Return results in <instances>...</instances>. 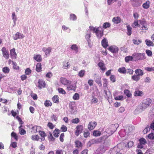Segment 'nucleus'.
Segmentation results:
<instances>
[{"label":"nucleus","instance_id":"33","mask_svg":"<svg viewBox=\"0 0 154 154\" xmlns=\"http://www.w3.org/2000/svg\"><path fill=\"white\" fill-rule=\"evenodd\" d=\"M118 71L122 74H125L126 72V69L125 67L119 68L118 69Z\"/></svg>","mask_w":154,"mask_h":154},{"label":"nucleus","instance_id":"15","mask_svg":"<svg viewBox=\"0 0 154 154\" xmlns=\"http://www.w3.org/2000/svg\"><path fill=\"white\" fill-rule=\"evenodd\" d=\"M32 129V132H33L34 133H36L37 132H39L41 130L42 128L40 126H33Z\"/></svg>","mask_w":154,"mask_h":154},{"label":"nucleus","instance_id":"11","mask_svg":"<svg viewBox=\"0 0 154 154\" xmlns=\"http://www.w3.org/2000/svg\"><path fill=\"white\" fill-rule=\"evenodd\" d=\"M61 83L64 85H67L71 83L70 82L65 78L61 77L60 79Z\"/></svg>","mask_w":154,"mask_h":154},{"label":"nucleus","instance_id":"42","mask_svg":"<svg viewBox=\"0 0 154 154\" xmlns=\"http://www.w3.org/2000/svg\"><path fill=\"white\" fill-rule=\"evenodd\" d=\"M134 59V57L131 56H128L126 57L125 58V60L126 62H128L129 61L132 60Z\"/></svg>","mask_w":154,"mask_h":154},{"label":"nucleus","instance_id":"59","mask_svg":"<svg viewBox=\"0 0 154 154\" xmlns=\"http://www.w3.org/2000/svg\"><path fill=\"white\" fill-rule=\"evenodd\" d=\"M39 137L38 135H32V139L34 140L38 141L39 139Z\"/></svg>","mask_w":154,"mask_h":154},{"label":"nucleus","instance_id":"55","mask_svg":"<svg viewBox=\"0 0 154 154\" xmlns=\"http://www.w3.org/2000/svg\"><path fill=\"white\" fill-rule=\"evenodd\" d=\"M12 19L14 24H15L17 20V17L14 12H13L12 14Z\"/></svg>","mask_w":154,"mask_h":154},{"label":"nucleus","instance_id":"6","mask_svg":"<svg viewBox=\"0 0 154 154\" xmlns=\"http://www.w3.org/2000/svg\"><path fill=\"white\" fill-rule=\"evenodd\" d=\"M76 88V83L73 82L70 85H68L67 87V89L69 91L72 90L75 91Z\"/></svg>","mask_w":154,"mask_h":154},{"label":"nucleus","instance_id":"36","mask_svg":"<svg viewBox=\"0 0 154 154\" xmlns=\"http://www.w3.org/2000/svg\"><path fill=\"white\" fill-rule=\"evenodd\" d=\"M145 42L146 45L148 46H154V44L152 42L149 40L148 39H146Z\"/></svg>","mask_w":154,"mask_h":154},{"label":"nucleus","instance_id":"26","mask_svg":"<svg viewBox=\"0 0 154 154\" xmlns=\"http://www.w3.org/2000/svg\"><path fill=\"white\" fill-rule=\"evenodd\" d=\"M143 94V92L139 90H136L134 92V96L135 97L142 96Z\"/></svg>","mask_w":154,"mask_h":154},{"label":"nucleus","instance_id":"46","mask_svg":"<svg viewBox=\"0 0 154 154\" xmlns=\"http://www.w3.org/2000/svg\"><path fill=\"white\" fill-rule=\"evenodd\" d=\"M134 145V143L132 141H130L128 142L127 145V146H125V147L126 148H130L132 147Z\"/></svg>","mask_w":154,"mask_h":154},{"label":"nucleus","instance_id":"32","mask_svg":"<svg viewBox=\"0 0 154 154\" xmlns=\"http://www.w3.org/2000/svg\"><path fill=\"white\" fill-rule=\"evenodd\" d=\"M62 29L64 31L68 33L71 31V29L69 27L66 26L65 25L62 26Z\"/></svg>","mask_w":154,"mask_h":154},{"label":"nucleus","instance_id":"23","mask_svg":"<svg viewBox=\"0 0 154 154\" xmlns=\"http://www.w3.org/2000/svg\"><path fill=\"white\" fill-rule=\"evenodd\" d=\"M134 127L133 126H129L126 128V129L124 131L125 132L126 134L127 133V134L129 132H131L134 129Z\"/></svg>","mask_w":154,"mask_h":154},{"label":"nucleus","instance_id":"49","mask_svg":"<svg viewBox=\"0 0 154 154\" xmlns=\"http://www.w3.org/2000/svg\"><path fill=\"white\" fill-rule=\"evenodd\" d=\"M138 22L142 26H145L147 25L146 21L144 19L139 20Z\"/></svg>","mask_w":154,"mask_h":154},{"label":"nucleus","instance_id":"41","mask_svg":"<svg viewBox=\"0 0 154 154\" xmlns=\"http://www.w3.org/2000/svg\"><path fill=\"white\" fill-rule=\"evenodd\" d=\"M124 94L128 97H130L132 95V94L127 89L125 90Z\"/></svg>","mask_w":154,"mask_h":154},{"label":"nucleus","instance_id":"25","mask_svg":"<svg viewBox=\"0 0 154 154\" xmlns=\"http://www.w3.org/2000/svg\"><path fill=\"white\" fill-rule=\"evenodd\" d=\"M95 82L97 83L99 86H101L102 84L101 83V80L100 77V76H96L95 78Z\"/></svg>","mask_w":154,"mask_h":154},{"label":"nucleus","instance_id":"38","mask_svg":"<svg viewBox=\"0 0 154 154\" xmlns=\"http://www.w3.org/2000/svg\"><path fill=\"white\" fill-rule=\"evenodd\" d=\"M101 134V132L98 130H95L93 132V135L95 137H98L100 136Z\"/></svg>","mask_w":154,"mask_h":154},{"label":"nucleus","instance_id":"43","mask_svg":"<svg viewBox=\"0 0 154 154\" xmlns=\"http://www.w3.org/2000/svg\"><path fill=\"white\" fill-rule=\"evenodd\" d=\"M132 41L134 44L137 45L140 44L142 42V41L139 39H133Z\"/></svg>","mask_w":154,"mask_h":154},{"label":"nucleus","instance_id":"51","mask_svg":"<svg viewBox=\"0 0 154 154\" xmlns=\"http://www.w3.org/2000/svg\"><path fill=\"white\" fill-rule=\"evenodd\" d=\"M73 98L75 100H77L79 98V95L77 93H75L73 96Z\"/></svg>","mask_w":154,"mask_h":154},{"label":"nucleus","instance_id":"35","mask_svg":"<svg viewBox=\"0 0 154 154\" xmlns=\"http://www.w3.org/2000/svg\"><path fill=\"white\" fill-rule=\"evenodd\" d=\"M42 66L41 63H38L36 65V70L38 72H40L42 70Z\"/></svg>","mask_w":154,"mask_h":154},{"label":"nucleus","instance_id":"8","mask_svg":"<svg viewBox=\"0 0 154 154\" xmlns=\"http://www.w3.org/2000/svg\"><path fill=\"white\" fill-rule=\"evenodd\" d=\"M108 50L113 53H116L118 52L119 48L116 46L113 45L110 46Z\"/></svg>","mask_w":154,"mask_h":154},{"label":"nucleus","instance_id":"63","mask_svg":"<svg viewBox=\"0 0 154 154\" xmlns=\"http://www.w3.org/2000/svg\"><path fill=\"white\" fill-rule=\"evenodd\" d=\"M71 122L73 123L77 124L79 122V119L78 118H75L72 119Z\"/></svg>","mask_w":154,"mask_h":154},{"label":"nucleus","instance_id":"48","mask_svg":"<svg viewBox=\"0 0 154 154\" xmlns=\"http://www.w3.org/2000/svg\"><path fill=\"white\" fill-rule=\"evenodd\" d=\"M16 118L17 119L19 122V124L20 125V126L19 127V128H22V125L24 123L22 121L21 118L19 117L18 116H17L16 117Z\"/></svg>","mask_w":154,"mask_h":154},{"label":"nucleus","instance_id":"62","mask_svg":"<svg viewBox=\"0 0 154 154\" xmlns=\"http://www.w3.org/2000/svg\"><path fill=\"white\" fill-rule=\"evenodd\" d=\"M58 90L60 93L62 94H66L65 91L62 88H58Z\"/></svg>","mask_w":154,"mask_h":154},{"label":"nucleus","instance_id":"61","mask_svg":"<svg viewBox=\"0 0 154 154\" xmlns=\"http://www.w3.org/2000/svg\"><path fill=\"white\" fill-rule=\"evenodd\" d=\"M60 129L62 131L64 132L67 131V128L66 126L63 125L61 126Z\"/></svg>","mask_w":154,"mask_h":154},{"label":"nucleus","instance_id":"52","mask_svg":"<svg viewBox=\"0 0 154 154\" xmlns=\"http://www.w3.org/2000/svg\"><path fill=\"white\" fill-rule=\"evenodd\" d=\"M12 64L13 65V68L14 69L16 70H19V67L17 65L16 63L14 62H12Z\"/></svg>","mask_w":154,"mask_h":154},{"label":"nucleus","instance_id":"13","mask_svg":"<svg viewBox=\"0 0 154 154\" xmlns=\"http://www.w3.org/2000/svg\"><path fill=\"white\" fill-rule=\"evenodd\" d=\"M38 83V87L39 89H41L45 87V82L42 79H39Z\"/></svg>","mask_w":154,"mask_h":154},{"label":"nucleus","instance_id":"18","mask_svg":"<svg viewBox=\"0 0 154 154\" xmlns=\"http://www.w3.org/2000/svg\"><path fill=\"white\" fill-rule=\"evenodd\" d=\"M148 117L150 119L154 118V106H153L148 114Z\"/></svg>","mask_w":154,"mask_h":154},{"label":"nucleus","instance_id":"10","mask_svg":"<svg viewBox=\"0 0 154 154\" xmlns=\"http://www.w3.org/2000/svg\"><path fill=\"white\" fill-rule=\"evenodd\" d=\"M91 36V33L90 30H88L86 33L85 35V38L86 40L87 41L88 43H89L91 42L90 39Z\"/></svg>","mask_w":154,"mask_h":154},{"label":"nucleus","instance_id":"64","mask_svg":"<svg viewBox=\"0 0 154 154\" xmlns=\"http://www.w3.org/2000/svg\"><path fill=\"white\" fill-rule=\"evenodd\" d=\"M31 70L29 68H27L25 71V73L26 75H29L31 72Z\"/></svg>","mask_w":154,"mask_h":154},{"label":"nucleus","instance_id":"57","mask_svg":"<svg viewBox=\"0 0 154 154\" xmlns=\"http://www.w3.org/2000/svg\"><path fill=\"white\" fill-rule=\"evenodd\" d=\"M148 137L150 140L154 139V133H151L148 135Z\"/></svg>","mask_w":154,"mask_h":154},{"label":"nucleus","instance_id":"12","mask_svg":"<svg viewBox=\"0 0 154 154\" xmlns=\"http://www.w3.org/2000/svg\"><path fill=\"white\" fill-rule=\"evenodd\" d=\"M106 149L105 147L101 146L97 150L96 152L97 154H102L105 152Z\"/></svg>","mask_w":154,"mask_h":154},{"label":"nucleus","instance_id":"9","mask_svg":"<svg viewBox=\"0 0 154 154\" xmlns=\"http://www.w3.org/2000/svg\"><path fill=\"white\" fill-rule=\"evenodd\" d=\"M2 51L3 57L6 59H8L9 58V54L8 51L6 50V48L5 47H3L2 49Z\"/></svg>","mask_w":154,"mask_h":154},{"label":"nucleus","instance_id":"1","mask_svg":"<svg viewBox=\"0 0 154 154\" xmlns=\"http://www.w3.org/2000/svg\"><path fill=\"white\" fill-rule=\"evenodd\" d=\"M118 125L117 124L115 125H111L109 126V128L106 129V131L109 134V135H111L116 130V127Z\"/></svg>","mask_w":154,"mask_h":154},{"label":"nucleus","instance_id":"44","mask_svg":"<svg viewBox=\"0 0 154 154\" xmlns=\"http://www.w3.org/2000/svg\"><path fill=\"white\" fill-rule=\"evenodd\" d=\"M85 71L84 70H80L79 72L78 76L80 77H83L85 75Z\"/></svg>","mask_w":154,"mask_h":154},{"label":"nucleus","instance_id":"28","mask_svg":"<svg viewBox=\"0 0 154 154\" xmlns=\"http://www.w3.org/2000/svg\"><path fill=\"white\" fill-rule=\"evenodd\" d=\"M33 58L37 62H40L42 60V58L40 55H35Z\"/></svg>","mask_w":154,"mask_h":154},{"label":"nucleus","instance_id":"21","mask_svg":"<svg viewBox=\"0 0 154 154\" xmlns=\"http://www.w3.org/2000/svg\"><path fill=\"white\" fill-rule=\"evenodd\" d=\"M42 51L45 52V55H46L50 54V53L51 51V48L49 47L48 48H43L42 49Z\"/></svg>","mask_w":154,"mask_h":154},{"label":"nucleus","instance_id":"31","mask_svg":"<svg viewBox=\"0 0 154 154\" xmlns=\"http://www.w3.org/2000/svg\"><path fill=\"white\" fill-rule=\"evenodd\" d=\"M150 2L149 1H147L146 2L144 3L142 5L143 8L145 9L148 8L149 7Z\"/></svg>","mask_w":154,"mask_h":154},{"label":"nucleus","instance_id":"30","mask_svg":"<svg viewBox=\"0 0 154 154\" xmlns=\"http://www.w3.org/2000/svg\"><path fill=\"white\" fill-rule=\"evenodd\" d=\"M10 51V54L12 57V58H16V53L15 51V49L14 48L12 49Z\"/></svg>","mask_w":154,"mask_h":154},{"label":"nucleus","instance_id":"5","mask_svg":"<svg viewBox=\"0 0 154 154\" xmlns=\"http://www.w3.org/2000/svg\"><path fill=\"white\" fill-rule=\"evenodd\" d=\"M24 37V35L21 33L17 32L13 36V39L14 40H17L18 39H22Z\"/></svg>","mask_w":154,"mask_h":154},{"label":"nucleus","instance_id":"24","mask_svg":"<svg viewBox=\"0 0 154 154\" xmlns=\"http://www.w3.org/2000/svg\"><path fill=\"white\" fill-rule=\"evenodd\" d=\"M39 133V135L41 137V140L42 141H43L45 140V137L46 136V134L45 132L40 130V131L38 132Z\"/></svg>","mask_w":154,"mask_h":154},{"label":"nucleus","instance_id":"19","mask_svg":"<svg viewBox=\"0 0 154 154\" xmlns=\"http://www.w3.org/2000/svg\"><path fill=\"white\" fill-rule=\"evenodd\" d=\"M101 44L105 48H106L108 46V42L106 38H104L102 40Z\"/></svg>","mask_w":154,"mask_h":154},{"label":"nucleus","instance_id":"3","mask_svg":"<svg viewBox=\"0 0 154 154\" xmlns=\"http://www.w3.org/2000/svg\"><path fill=\"white\" fill-rule=\"evenodd\" d=\"M104 30L101 26H100L97 28L95 33L97 38H100L103 35Z\"/></svg>","mask_w":154,"mask_h":154},{"label":"nucleus","instance_id":"16","mask_svg":"<svg viewBox=\"0 0 154 154\" xmlns=\"http://www.w3.org/2000/svg\"><path fill=\"white\" fill-rule=\"evenodd\" d=\"M144 110L145 109L143 108L142 106L141 105L139 106L134 110V113L135 114H138Z\"/></svg>","mask_w":154,"mask_h":154},{"label":"nucleus","instance_id":"56","mask_svg":"<svg viewBox=\"0 0 154 154\" xmlns=\"http://www.w3.org/2000/svg\"><path fill=\"white\" fill-rule=\"evenodd\" d=\"M139 141L141 143L144 145L146 143V140L144 138H141L139 140Z\"/></svg>","mask_w":154,"mask_h":154},{"label":"nucleus","instance_id":"53","mask_svg":"<svg viewBox=\"0 0 154 154\" xmlns=\"http://www.w3.org/2000/svg\"><path fill=\"white\" fill-rule=\"evenodd\" d=\"M19 133L21 135H24L26 134L25 130L21 128H19Z\"/></svg>","mask_w":154,"mask_h":154},{"label":"nucleus","instance_id":"17","mask_svg":"<svg viewBox=\"0 0 154 154\" xmlns=\"http://www.w3.org/2000/svg\"><path fill=\"white\" fill-rule=\"evenodd\" d=\"M70 49L72 51H73L76 54L78 52L79 46L76 44H73L70 47Z\"/></svg>","mask_w":154,"mask_h":154},{"label":"nucleus","instance_id":"54","mask_svg":"<svg viewBox=\"0 0 154 154\" xmlns=\"http://www.w3.org/2000/svg\"><path fill=\"white\" fill-rule=\"evenodd\" d=\"M110 26V24L107 22L105 23H103V27L104 29H106L107 28H109Z\"/></svg>","mask_w":154,"mask_h":154},{"label":"nucleus","instance_id":"14","mask_svg":"<svg viewBox=\"0 0 154 154\" xmlns=\"http://www.w3.org/2000/svg\"><path fill=\"white\" fill-rule=\"evenodd\" d=\"M97 125V123L95 122H90L88 125V128L91 130L93 129Z\"/></svg>","mask_w":154,"mask_h":154},{"label":"nucleus","instance_id":"60","mask_svg":"<svg viewBox=\"0 0 154 154\" xmlns=\"http://www.w3.org/2000/svg\"><path fill=\"white\" fill-rule=\"evenodd\" d=\"M97 99L94 97H93L91 100V104H94L97 103Z\"/></svg>","mask_w":154,"mask_h":154},{"label":"nucleus","instance_id":"2","mask_svg":"<svg viewBox=\"0 0 154 154\" xmlns=\"http://www.w3.org/2000/svg\"><path fill=\"white\" fill-rule=\"evenodd\" d=\"M132 56L134 57V60L135 61L145 59L144 54L134 53L133 54Z\"/></svg>","mask_w":154,"mask_h":154},{"label":"nucleus","instance_id":"50","mask_svg":"<svg viewBox=\"0 0 154 154\" xmlns=\"http://www.w3.org/2000/svg\"><path fill=\"white\" fill-rule=\"evenodd\" d=\"M59 130L58 129H56L54 131L53 134L54 136L55 137H58L59 134Z\"/></svg>","mask_w":154,"mask_h":154},{"label":"nucleus","instance_id":"20","mask_svg":"<svg viewBox=\"0 0 154 154\" xmlns=\"http://www.w3.org/2000/svg\"><path fill=\"white\" fill-rule=\"evenodd\" d=\"M98 66L103 71H104L106 69L104 64L103 61L99 62L98 63Z\"/></svg>","mask_w":154,"mask_h":154},{"label":"nucleus","instance_id":"58","mask_svg":"<svg viewBox=\"0 0 154 154\" xmlns=\"http://www.w3.org/2000/svg\"><path fill=\"white\" fill-rule=\"evenodd\" d=\"M145 154H154V149H149L146 152Z\"/></svg>","mask_w":154,"mask_h":154},{"label":"nucleus","instance_id":"40","mask_svg":"<svg viewBox=\"0 0 154 154\" xmlns=\"http://www.w3.org/2000/svg\"><path fill=\"white\" fill-rule=\"evenodd\" d=\"M2 71L5 74H8L9 72L10 69L8 67H5L2 69Z\"/></svg>","mask_w":154,"mask_h":154},{"label":"nucleus","instance_id":"37","mask_svg":"<svg viewBox=\"0 0 154 154\" xmlns=\"http://www.w3.org/2000/svg\"><path fill=\"white\" fill-rule=\"evenodd\" d=\"M77 19L76 16L74 14H70L69 16V19L72 21H75Z\"/></svg>","mask_w":154,"mask_h":154},{"label":"nucleus","instance_id":"39","mask_svg":"<svg viewBox=\"0 0 154 154\" xmlns=\"http://www.w3.org/2000/svg\"><path fill=\"white\" fill-rule=\"evenodd\" d=\"M127 34L128 35H130L132 33V28L130 25L127 26Z\"/></svg>","mask_w":154,"mask_h":154},{"label":"nucleus","instance_id":"7","mask_svg":"<svg viewBox=\"0 0 154 154\" xmlns=\"http://www.w3.org/2000/svg\"><path fill=\"white\" fill-rule=\"evenodd\" d=\"M76 129L75 134L76 136H78L82 131L83 127L81 125H78L76 127Z\"/></svg>","mask_w":154,"mask_h":154},{"label":"nucleus","instance_id":"45","mask_svg":"<svg viewBox=\"0 0 154 154\" xmlns=\"http://www.w3.org/2000/svg\"><path fill=\"white\" fill-rule=\"evenodd\" d=\"M59 97L57 95H54L52 98V100L54 103H57L59 102Z\"/></svg>","mask_w":154,"mask_h":154},{"label":"nucleus","instance_id":"29","mask_svg":"<svg viewBox=\"0 0 154 154\" xmlns=\"http://www.w3.org/2000/svg\"><path fill=\"white\" fill-rule=\"evenodd\" d=\"M70 65L68 62L65 61L63 63V68L65 69H68L70 68Z\"/></svg>","mask_w":154,"mask_h":154},{"label":"nucleus","instance_id":"22","mask_svg":"<svg viewBox=\"0 0 154 154\" xmlns=\"http://www.w3.org/2000/svg\"><path fill=\"white\" fill-rule=\"evenodd\" d=\"M121 18L119 17H115L113 18L112 21L115 24H118L121 22Z\"/></svg>","mask_w":154,"mask_h":154},{"label":"nucleus","instance_id":"4","mask_svg":"<svg viewBox=\"0 0 154 154\" xmlns=\"http://www.w3.org/2000/svg\"><path fill=\"white\" fill-rule=\"evenodd\" d=\"M152 102L151 100L149 98H147L144 100L141 105L144 109H146L150 105Z\"/></svg>","mask_w":154,"mask_h":154},{"label":"nucleus","instance_id":"47","mask_svg":"<svg viewBox=\"0 0 154 154\" xmlns=\"http://www.w3.org/2000/svg\"><path fill=\"white\" fill-rule=\"evenodd\" d=\"M44 105L46 107L51 106L52 105V103L50 100H47L45 102Z\"/></svg>","mask_w":154,"mask_h":154},{"label":"nucleus","instance_id":"27","mask_svg":"<svg viewBox=\"0 0 154 154\" xmlns=\"http://www.w3.org/2000/svg\"><path fill=\"white\" fill-rule=\"evenodd\" d=\"M135 73L136 75L139 76H142L143 74L144 73L141 69H137L135 71Z\"/></svg>","mask_w":154,"mask_h":154},{"label":"nucleus","instance_id":"34","mask_svg":"<svg viewBox=\"0 0 154 154\" xmlns=\"http://www.w3.org/2000/svg\"><path fill=\"white\" fill-rule=\"evenodd\" d=\"M140 79V76L136 74H135L131 77V79L137 82Z\"/></svg>","mask_w":154,"mask_h":154}]
</instances>
